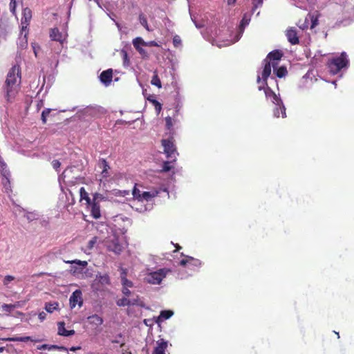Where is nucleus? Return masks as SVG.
I'll use <instances>...</instances> for the list:
<instances>
[{
  "instance_id": "nucleus-32",
  "label": "nucleus",
  "mask_w": 354,
  "mask_h": 354,
  "mask_svg": "<svg viewBox=\"0 0 354 354\" xmlns=\"http://www.w3.org/2000/svg\"><path fill=\"white\" fill-rule=\"evenodd\" d=\"M147 100L154 105L156 111L160 113L162 109V104L154 99L153 97H148Z\"/></svg>"
},
{
  "instance_id": "nucleus-9",
  "label": "nucleus",
  "mask_w": 354,
  "mask_h": 354,
  "mask_svg": "<svg viewBox=\"0 0 354 354\" xmlns=\"http://www.w3.org/2000/svg\"><path fill=\"white\" fill-rule=\"evenodd\" d=\"M67 263L75 264L71 267V272L73 274H80L83 272V269L88 265L87 261L80 260L68 261Z\"/></svg>"
},
{
  "instance_id": "nucleus-11",
  "label": "nucleus",
  "mask_w": 354,
  "mask_h": 354,
  "mask_svg": "<svg viewBox=\"0 0 354 354\" xmlns=\"http://www.w3.org/2000/svg\"><path fill=\"white\" fill-rule=\"evenodd\" d=\"M106 247L109 251L113 252L116 254H120L122 251V246L121 244H120L117 238L108 241Z\"/></svg>"
},
{
  "instance_id": "nucleus-63",
  "label": "nucleus",
  "mask_w": 354,
  "mask_h": 354,
  "mask_svg": "<svg viewBox=\"0 0 354 354\" xmlns=\"http://www.w3.org/2000/svg\"><path fill=\"white\" fill-rule=\"evenodd\" d=\"M4 351V347H0V353Z\"/></svg>"
},
{
  "instance_id": "nucleus-60",
  "label": "nucleus",
  "mask_w": 354,
  "mask_h": 354,
  "mask_svg": "<svg viewBox=\"0 0 354 354\" xmlns=\"http://www.w3.org/2000/svg\"><path fill=\"white\" fill-rule=\"evenodd\" d=\"M236 0H227L228 4H234Z\"/></svg>"
},
{
  "instance_id": "nucleus-44",
  "label": "nucleus",
  "mask_w": 354,
  "mask_h": 354,
  "mask_svg": "<svg viewBox=\"0 0 354 354\" xmlns=\"http://www.w3.org/2000/svg\"><path fill=\"white\" fill-rule=\"evenodd\" d=\"M17 7V0H10V10L12 14H15Z\"/></svg>"
},
{
  "instance_id": "nucleus-4",
  "label": "nucleus",
  "mask_w": 354,
  "mask_h": 354,
  "mask_svg": "<svg viewBox=\"0 0 354 354\" xmlns=\"http://www.w3.org/2000/svg\"><path fill=\"white\" fill-rule=\"evenodd\" d=\"M266 97L267 99H270L272 102L274 104H276L278 106H280L281 111V117L286 118V107L284 104H283V102L281 99L278 97L275 93L268 86H267L264 89Z\"/></svg>"
},
{
  "instance_id": "nucleus-24",
  "label": "nucleus",
  "mask_w": 354,
  "mask_h": 354,
  "mask_svg": "<svg viewBox=\"0 0 354 354\" xmlns=\"http://www.w3.org/2000/svg\"><path fill=\"white\" fill-rule=\"evenodd\" d=\"M0 172L2 176H10V172L7 168V165L3 159L0 160Z\"/></svg>"
},
{
  "instance_id": "nucleus-30",
  "label": "nucleus",
  "mask_w": 354,
  "mask_h": 354,
  "mask_svg": "<svg viewBox=\"0 0 354 354\" xmlns=\"http://www.w3.org/2000/svg\"><path fill=\"white\" fill-rule=\"evenodd\" d=\"M169 160H170L169 161H165L163 162L162 169H160L161 172H167L173 168V167L171 165V163H172L175 160H172V159H169Z\"/></svg>"
},
{
  "instance_id": "nucleus-39",
  "label": "nucleus",
  "mask_w": 354,
  "mask_h": 354,
  "mask_svg": "<svg viewBox=\"0 0 354 354\" xmlns=\"http://www.w3.org/2000/svg\"><path fill=\"white\" fill-rule=\"evenodd\" d=\"M142 193V192H141L136 186L134 187V188L132 191V194H133V198L138 201H140Z\"/></svg>"
},
{
  "instance_id": "nucleus-53",
  "label": "nucleus",
  "mask_w": 354,
  "mask_h": 354,
  "mask_svg": "<svg viewBox=\"0 0 354 354\" xmlns=\"http://www.w3.org/2000/svg\"><path fill=\"white\" fill-rule=\"evenodd\" d=\"M274 115L276 118H279L280 115L281 116V111L280 106H279V108H276V109L274 111Z\"/></svg>"
},
{
  "instance_id": "nucleus-64",
  "label": "nucleus",
  "mask_w": 354,
  "mask_h": 354,
  "mask_svg": "<svg viewBox=\"0 0 354 354\" xmlns=\"http://www.w3.org/2000/svg\"><path fill=\"white\" fill-rule=\"evenodd\" d=\"M260 81H261V78H260V77H259V76H258V77H257V82H260Z\"/></svg>"
},
{
  "instance_id": "nucleus-28",
  "label": "nucleus",
  "mask_w": 354,
  "mask_h": 354,
  "mask_svg": "<svg viewBox=\"0 0 354 354\" xmlns=\"http://www.w3.org/2000/svg\"><path fill=\"white\" fill-rule=\"evenodd\" d=\"M59 304L57 302L46 303L45 309L48 313H52L54 310L58 308Z\"/></svg>"
},
{
  "instance_id": "nucleus-26",
  "label": "nucleus",
  "mask_w": 354,
  "mask_h": 354,
  "mask_svg": "<svg viewBox=\"0 0 354 354\" xmlns=\"http://www.w3.org/2000/svg\"><path fill=\"white\" fill-rule=\"evenodd\" d=\"M274 72L279 78L285 77L288 73L287 69L285 66H281L277 69L276 68H274Z\"/></svg>"
},
{
  "instance_id": "nucleus-47",
  "label": "nucleus",
  "mask_w": 354,
  "mask_h": 354,
  "mask_svg": "<svg viewBox=\"0 0 354 354\" xmlns=\"http://www.w3.org/2000/svg\"><path fill=\"white\" fill-rule=\"evenodd\" d=\"M53 167L58 171L60 166L61 162L58 160H53L51 162Z\"/></svg>"
},
{
  "instance_id": "nucleus-40",
  "label": "nucleus",
  "mask_w": 354,
  "mask_h": 354,
  "mask_svg": "<svg viewBox=\"0 0 354 354\" xmlns=\"http://www.w3.org/2000/svg\"><path fill=\"white\" fill-rule=\"evenodd\" d=\"M136 50L139 53L142 58L146 59L149 57L147 52L142 48V46H138V48H136Z\"/></svg>"
},
{
  "instance_id": "nucleus-55",
  "label": "nucleus",
  "mask_w": 354,
  "mask_h": 354,
  "mask_svg": "<svg viewBox=\"0 0 354 354\" xmlns=\"http://www.w3.org/2000/svg\"><path fill=\"white\" fill-rule=\"evenodd\" d=\"M46 314L44 312H41L38 315L39 319L42 322L46 319Z\"/></svg>"
},
{
  "instance_id": "nucleus-6",
  "label": "nucleus",
  "mask_w": 354,
  "mask_h": 354,
  "mask_svg": "<svg viewBox=\"0 0 354 354\" xmlns=\"http://www.w3.org/2000/svg\"><path fill=\"white\" fill-rule=\"evenodd\" d=\"M283 55V53L281 50H274L270 52L265 59H267L268 62H270V63L272 64V66L274 69V68H276L278 65L279 62L281 59Z\"/></svg>"
},
{
  "instance_id": "nucleus-61",
  "label": "nucleus",
  "mask_w": 354,
  "mask_h": 354,
  "mask_svg": "<svg viewBox=\"0 0 354 354\" xmlns=\"http://www.w3.org/2000/svg\"><path fill=\"white\" fill-rule=\"evenodd\" d=\"M180 248H181V247L180 245H176V250L174 252H176V251L179 250Z\"/></svg>"
},
{
  "instance_id": "nucleus-56",
  "label": "nucleus",
  "mask_w": 354,
  "mask_h": 354,
  "mask_svg": "<svg viewBox=\"0 0 354 354\" xmlns=\"http://www.w3.org/2000/svg\"><path fill=\"white\" fill-rule=\"evenodd\" d=\"M147 46H159V44L155 41L147 42Z\"/></svg>"
},
{
  "instance_id": "nucleus-7",
  "label": "nucleus",
  "mask_w": 354,
  "mask_h": 354,
  "mask_svg": "<svg viewBox=\"0 0 354 354\" xmlns=\"http://www.w3.org/2000/svg\"><path fill=\"white\" fill-rule=\"evenodd\" d=\"M69 304L71 308H74L77 305L82 307L83 305L82 293L80 290H75L70 297Z\"/></svg>"
},
{
  "instance_id": "nucleus-31",
  "label": "nucleus",
  "mask_w": 354,
  "mask_h": 354,
  "mask_svg": "<svg viewBox=\"0 0 354 354\" xmlns=\"http://www.w3.org/2000/svg\"><path fill=\"white\" fill-rule=\"evenodd\" d=\"M139 21L140 24L148 31H150L147 19L143 14H140L139 15Z\"/></svg>"
},
{
  "instance_id": "nucleus-48",
  "label": "nucleus",
  "mask_w": 354,
  "mask_h": 354,
  "mask_svg": "<svg viewBox=\"0 0 354 354\" xmlns=\"http://www.w3.org/2000/svg\"><path fill=\"white\" fill-rule=\"evenodd\" d=\"M97 238L96 236L93 237L88 243V248L92 249L94 245L97 243Z\"/></svg>"
},
{
  "instance_id": "nucleus-50",
  "label": "nucleus",
  "mask_w": 354,
  "mask_h": 354,
  "mask_svg": "<svg viewBox=\"0 0 354 354\" xmlns=\"http://www.w3.org/2000/svg\"><path fill=\"white\" fill-rule=\"evenodd\" d=\"M14 277L11 276V275H7L5 277L4 279H3V284L5 286H7L10 281H12V280H14Z\"/></svg>"
},
{
  "instance_id": "nucleus-33",
  "label": "nucleus",
  "mask_w": 354,
  "mask_h": 354,
  "mask_svg": "<svg viewBox=\"0 0 354 354\" xmlns=\"http://www.w3.org/2000/svg\"><path fill=\"white\" fill-rule=\"evenodd\" d=\"M19 306V302L14 304H6L2 305V308L4 311L10 313L12 310L18 308Z\"/></svg>"
},
{
  "instance_id": "nucleus-46",
  "label": "nucleus",
  "mask_w": 354,
  "mask_h": 354,
  "mask_svg": "<svg viewBox=\"0 0 354 354\" xmlns=\"http://www.w3.org/2000/svg\"><path fill=\"white\" fill-rule=\"evenodd\" d=\"M173 44L175 47H178L181 44V39L179 36L176 35L174 37Z\"/></svg>"
},
{
  "instance_id": "nucleus-45",
  "label": "nucleus",
  "mask_w": 354,
  "mask_h": 354,
  "mask_svg": "<svg viewBox=\"0 0 354 354\" xmlns=\"http://www.w3.org/2000/svg\"><path fill=\"white\" fill-rule=\"evenodd\" d=\"M140 301V299H139V297L138 296H136V298H133V299H129V301L131 302L130 303V306H134V305H137V306H142V304H140L139 302Z\"/></svg>"
},
{
  "instance_id": "nucleus-57",
  "label": "nucleus",
  "mask_w": 354,
  "mask_h": 354,
  "mask_svg": "<svg viewBox=\"0 0 354 354\" xmlns=\"http://www.w3.org/2000/svg\"><path fill=\"white\" fill-rule=\"evenodd\" d=\"M30 339V337H20L19 339H17V340L19 341H21V342H27L28 340Z\"/></svg>"
},
{
  "instance_id": "nucleus-3",
  "label": "nucleus",
  "mask_w": 354,
  "mask_h": 354,
  "mask_svg": "<svg viewBox=\"0 0 354 354\" xmlns=\"http://www.w3.org/2000/svg\"><path fill=\"white\" fill-rule=\"evenodd\" d=\"M162 145L164 148V152L169 159L176 160V155L178 154L176 151V145H174V140L173 138L169 139H162Z\"/></svg>"
},
{
  "instance_id": "nucleus-10",
  "label": "nucleus",
  "mask_w": 354,
  "mask_h": 354,
  "mask_svg": "<svg viewBox=\"0 0 354 354\" xmlns=\"http://www.w3.org/2000/svg\"><path fill=\"white\" fill-rule=\"evenodd\" d=\"M164 277H165V272L161 269L150 273L147 277V281L152 284H160Z\"/></svg>"
},
{
  "instance_id": "nucleus-15",
  "label": "nucleus",
  "mask_w": 354,
  "mask_h": 354,
  "mask_svg": "<svg viewBox=\"0 0 354 354\" xmlns=\"http://www.w3.org/2000/svg\"><path fill=\"white\" fill-rule=\"evenodd\" d=\"M112 78L113 70L111 68H109L102 71L100 75V81L106 86H108L111 84Z\"/></svg>"
},
{
  "instance_id": "nucleus-19",
  "label": "nucleus",
  "mask_w": 354,
  "mask_h": 354,
  "mask_svg": "<svg viewBox=\"0 0 354 354\" xmlns=\"http://www.w3.org/2000/svg\"><path fill=\"white\" fill-rule=\"evenodd\" d=\"M87 319H88V322L90 324L93 325L96 327L101 326L104 322L102 317H101L100 316H99L98 315H96V314L88 316Z\"/></svg>"
},
{
  "instance_id": "nucleus-36",
  "label": "nucleus",
  "mask_w": 354,
  "mask_h": 354,
  "mask_svg": "<svg viewBox=\"0 0 354 354\" xmlns=\"http://www.w3.org/2000/svg\"><path fill=\"white\" fill-rule=\"evenodd\" d=\"M130 301L129 299H127L126 297H123L122 299H120L117 301L116 304L118 306H130Z\"/></svg>"
},
{
  "instance_id": "nucleus-8",
  "label": "nucleus",
  "mask_w": 354,
  "mask_h": 354,
  "mask_svg": "<svg viewBox=\"0 0 354 354\" xmlns=\"http://www.w3.org/2000/svg\"><path fill=\"white\" fill-rule=\"evenodd\" d=\"M98 196L99 194L97 193H95V195L93 196L92 202L88 205L91 207V216L95 219H97L101 216L100 205L99 203L97 201Z\"/></svg>"
},
{
  "instance_id": "nucleus-59",
  "label": "nucleus",
  "mask_w": 354,
  "mask_h": 354,
  "mask_svg": "<svg viewBox=\"0 0 354 354\" xmlns=\"http://www.w3.org/2000/svg\"><path fill=\"white\" fill-rule=\"evenodd\" d=\"M123 55H124V60H127V52L125 51H123Z\"/></svg>"
},
{
  "instance_id": "nucleus-42",
  "label": "nucleus",
  "mask_w": 354,
  "mask_h": 354,
  "mask_svg": "<svg viewBox=\"0 0 354 354\" xmlns=\"http://www.w3.org/2000/svg\"><path fill=\"white\" fill-rule=\"evenodd\" d=\"M308 26H309V19H308V17L307 16L304 20V21L299 24V27L300 29L304 30H306L308 28Z\"/></svg>"
},
{
  "instance_id": "nucleus-54",
  "label": "nucleus",
  "mask_w": 354,
  "mask_h": 354,
  "mask_svg": "<svg viewBox=\"0 0 354 354\" xmlns=\"http://www.w3.org/2000/svg\"><path fill=\"white\" fill-rule=\"evenodd\" d=\"M127 269L122 268H121V274H120L121 281L123 280V277H127Z\"/></svg>"
},
{
  "instance_id": "nucleus-17",
  "label": "nucleus",
  "mask_w": 354,
  "mask_h": 354,
  "mask_svg": "<svg viewBox=\"0 0 354 354\" xmlns=\"http://www.w3.org/2000/svg\"><path fill=\"white\" fill-rule=\"evenodd\" d=\"M158 194V192L157 190H152L150 192H142L139 201H151L154 197L157 196Z\"/></svg>"
},
{
  "instance_id": "nucleus-5",
  "label": "nucleus",
  "mask_w": 354,
  "mask_h": 354,
  "mask_svg": "<svg viewBox=\"0 0 354 354\" xmlns=\"http://www.w3.org/2000/svg\"><path fill=\"white\" fill-rule=\"evenodd\" d=\"M32 17V12L30 8H25L22 11V17L21 19V31L27 30L28 32V26Z\"/></svg>"
},
{
  "instance_id": "nucleus-12",
  "label": "nucleus",
  "mask_w": 354,
  "mask_h": 354,
  "mask_svg": "<svg viewBox=\"0 0 354 354\" xmlns=\"http://www.w3.org/2000/svg\"><path fill=\"white\" fill-rule=\"evenodd\" d=\"M168 347V341L160 339L156 342V346H155L152 354H165V351Z\"/></svg>"
},
{
  "instance_id": "nucleus-16",
  "label": "nucleus",
  "mask_w": 354,
  "mask_h": 354,
  "mask_svg": "<svg viewBox=\"0 0 354 354\" xmlns=\"http://www.w3.org/2000/svg\"><path fill=\"white\" fill-rule=\"evenodd\" d=\"M57 334L64 337H69L75 333L74 330H66L65 328V323L64 322H59L57 323Z\"/></svg>"
},
{
  "instance_id": "nucleus-1",
  "label": "nucleus",
  "mask_w": 354,
  "mask_h": 354,
  "mask_svg": "<svg viewBox=\"0 0 354 354\" xmlns=\"http://www.w3.org/2000/svg\"><path fill=\"white\" fill-rule=\"evenodd\" d=\"M21 83V73L19 65L15 64L9 70L3 91L8 102H12L18 94Z\"/></svg>"
},
{
  "instance_id": "nucleus-23",
  "label": "nucleus",
  "mask_w": 354,
  "mask_h": 354,
  "mask_svg": "<svg viewBox=\"0 0 354 354\" xmlns=\"http://www.w3.org/2000/svg\"><path fill=\"white\" fill-rule=\"evenodd\" d=\"M97 279H98V281L100 284L104 286V285H110L111 284V280L109 275L107 273L105 274H100L96 275Z\"/></svg>"
},
{
  "instance_id": "nucleus-34",
  "label": "nucleus",
  "mask_w": 354,
  "mask_h": 354,
  "mask_svg": "<svg viewBox=\"0 0 354 354\" xmlns=\"http://www.w3.org/2000/svg\"><path fill=\"white\" fill-rule=\"evenodd\" d=\"M52 109H45L43 110L41 115V119L42 120L43 124H46L47 122V117L50 113Z\"/></svg>"
},
{
  "instance_id": "nucleus-27",
  "label": "nucleus",
  "mask_w": 354,
  "mask_h": 354,
  "mask_svg": "<svg viewBox=\"0 0 354 354\" xmlns=\"http://www.w3.org/2000/svg\"><path fill=\"white\" fill-rule=\"evenodd\" d=\"M151 83L152 85L156 86L159 88L162 87L161 81L158 75L157 71H154Z\"/></svg>"
},
{
  "instance_id": "nucleus-43",
  "label": "nucleus",
  "mask_w": 354,
  "mask_h": 354,
  "mask_svg": "<svg viewBox=\"0 0 354 354\" xmlns=\"http://www.w3.org/2000/svg\"><path fill=\"white\" fill-rule=\"evenodd\" d=\"M249 19H247L245 17H243L240 24V29L241 31H243L245 27L249 24Z\"/></svg>"
},
{
  "instance_id": "nucleus-35",
  "label": "nucleus",
  "mask_w": 354,
  "mask_h": 354,
  "mask_svg": "<svg viewBox=\"0 0 354 354\" xmlns=\"http://www.w3.org/2000/svg\"><path fill=\"white\" fill-rule=\"evenodd\" d=\"M10 176H2V184L3 185V187L6 189H10Z\"/></svg>"
},
{
  "instance_id": "nucleus-14",
  "label": "nucleus",
  "mask_w": 354,
  "mask_h": 354,
  "mask_svg": "<svg viewBox=\"0 0 354 354\" xmlns=\"http://www.w3.org/2000/svg\"><path fill=\"white\" fill-rule=\"evenodd\" d=\"M286 36L288 41L292 45L298 44L299 42V37L295 28H290L286 30Z\"/></svg>"
},
{
  "instance_id": "nucleus-37",
  "label": "nucleus",
  "mask_w": 354,
  "mask_h": 354,
  "mask_svg": "<svg viewBox=\"0 0 354 354\" xmlns=\"http://www.w3.org/2000/svg\"><path fill=\"white\" fill-rule=\"evenodd\" d=\"M28 32L27 31L25 33L24 38H22L21 39V41L19 43V47L21 49H24L28 46Z\"/></svg>"
},
{
  "instance_id": "nucleus-20",
  "label": "nucleus",
  "mask_w": 354,
  "mask_h": 354,
  "mask_svg": "<svg viewBox=\"0 0 354 354\" xmlns=\"http://www.w3.org/2000/svg\"><path fill=\"white\" fill-rule=\"evenodd\" d=\"M321 14L317 11L308 15V19L311 21L310 29L315 28L319 24V18Z\"/></svg>"
},
{
  "instance_id": "nucleus-13",
  "label": "nucleus",
  "mask_w": 354,
  "mask_h": 354,
  "mask_svg": "<svg viewBox=\"0 0 354 354\" xmlns=\"http://www.w3.org/2000/svg\"><path fill=\"white\" fill-rule=\"evenodd\" d=\"M49 36L52 41H58L61 44H62L65 40L63 34L57 28H50Z\"/></svg>"
},
{
  "instance_id": "nucleus-22",
  "label": "nucleus",
  "mask_w": 354,
  "mask_h": 354,
  "mask_svg": "<svg viewBox=\"0 0 354 354\" xmlns=\"http://www.w3.org/2000/svg\"><path fill=\"white\" fill-rule=\"evenodd\" d=\"M174 315V312L170 310H162L160 315L156 318V322L159 323L170 318Z\"/></svg>"
},
{
  "instance_id": "nucleus-51",
  "label": "nucleus",
  "mask_w": 354,
  "mask_h": 354,
  "mask_svg": "<svg viewBox=\"0 0 354 354\" xmlns=\"http://www.w3.org/2000/svg\"><path fill=\"white\" fill-rule=\"evenodd\" d=\"M263 0H253L252 10L257 9L259 6H261Z\"/></svg>"
},
{
  "instance_id": "nucleus-49",
  "label": "nucleus",
  "mask_w": 354,
  "mask_h": 354,
  "mask_svg": "<svg viewBox=\"0 0 354 354\" xmlns=\"http://www.w3.org/2000/svg\"><path fill=\"white\" fill-rule=\"evenodd\" d=\"M166 127L167 129H170L173 126L172 119L171 117H167L165 118Z\"/></svg>"
},
{
  "instance_id": "nucleus-18",
  "label": "nucleus",
  "mask_w": 354,
  "mask_h": 354,
  "mask_svg": "<svg viewBox=\"0 0 354 354\" xmlns=\"http://www.w3.org/2000/svg\"><path fill=\"white\" fill-rule=\"evenodd\" d=\"M99 166L102 169L101 172L102 178H108L109 176V169H110V167L107 161L104 158L100 159L99 162Z\"/></svg>"
},
{
  "instance_id": "nucleus-25",
  "label": "nucleus",
  "mask_w": 354,
  "mask_h": 354,
  "mask_svg": "<svg viewBox=\"0 0 354 354\" xmlns=\"http://www.w3.org/2000/svg\"><path fill=\"white\" fill-rule=\"evenodd\" d=\"M80 199L84 200L87 205L90 204L92 202V200L88 196V193L85 190L84 187H81L80 189Z\"/></svg>"
},
{
  "instance_id": "nucleus-52",
  "label": "nucleus",
  "mask_w": 354,
  "mask_h": 354,
  "mask_svg": "<svg viewBox=\"0 0 354 354\" xmlns=\"http://www.w3.org/2000/svg\"><path fill=\"white\" fill-rule=\"evenodd\" d=\"M122 292L127 297H129L131 295V291L127 287H122Z\"/></svg>"
},
{
  "instance_id": "nucleus-62",
  "label": "nucleus",
  "mask_w": 354,
  "mask_h": 354,
  "mask_svg": "<svg viewBox=\"0 0 354 354\" xmlns=\"http://www.w3.org/2000/svg\"><path fill=\"white\" fill-rule=\"evenodd\" d=\"M33 50H34V53H35V56H37V50L35 49V46H33Z\"/></svg>"
},
{
  "instance_id": "nucleus-41",
  "label": "nucleus",
  "mask_w": 354,
  "mask_h": 354,
  "mask_svg": "<svg viewBox=\"0 0 354 354\" xmlns=\"http://www.w3.org/2000/svg\"><path fill=\"white\" fill-rule=\"evenodd\" d=\"M122 287L132 288L133 283L131 281L127 279V277H123V280L121 281Z\"/></svg>"
},
{
  "instance_id": "nucleus-29",
  "label": "nucleus",
  "mask_w": 354,
  "mask_h": 354,
  "mask_svg": "<svg viewBox=\"0 0 354 354\" xmlns=\"http://www.w3.org/2000/svg\"><path fill=\"white\" fill-rule=\"evenodd\" d=\"M132 43L135 48H138V46H147V42L140 37L133 39Z\"/></svg>"
},
{
  "instance_id": "nucleus-58",
  "label": "nucleus",
  "mask_w": 354,
  "mask_h": 354,
  "mask_svg": "<svg viewBox=\"0 0 354 354\" xmlns=\"http://www.w3.org/2000/svg\"><path fill=\"white\" fill-rule=\"evenodd\" d=\"M80 346H77V347H74V346H73V347H71V348H70V350H71V351H76V350H77V349H80Z\"/></svg>"
},
{
  "instance_id": "nucleus-38",
  "label": "nucleus",
  "mask_w": 354,
  "mask_h": 354,
  "mask_svg": "<svg viewBox=\"0 0 354 354\" xmlns=\"http://www.w3.org/2000/svg\"><path fill=\"white\" fill-rule=\"evenodd\" d=\"M192 261L198 262V260L195 259L192 257H187L186 259H183L180 261V265L182 266H186L187 263H190Z\"/></svg>"
},
{
  "instance_id": "nucleus-2",
  "label": "nucleus",
  "mask_w": 354,
  "mask_h": 354,
  "mask_svg": "<svg viewBox=\"0 0 354 354\" xmlns=\"http://www.w3.org/2000/svg\"><path fill=\"white\" fill-rule=\"evenodd\" d=\"M348 60L345 52H342L339 57L332 58L328 60L327 66L330 73L337 74L343 68L348 65Z\"/></svg>"
},
{
  "instance_id": "nucleus-21",
  "label": "nucleus",
  "mask_w": 354,
  "mask_h": 354,
  "mask_svg": "<svg viewBox=\"0 0 354 354\" xmlns=\"http://www.w3.org/2000/svg\"><path fill=\"white\" fill-rule=\"evenodd\" d=\"M263 62H265V66L262 72V77L265 83L267 84V79L271 73L272 64L270 63V62H268L267 59H264Z\"/></svg>"
}]
</instances>
